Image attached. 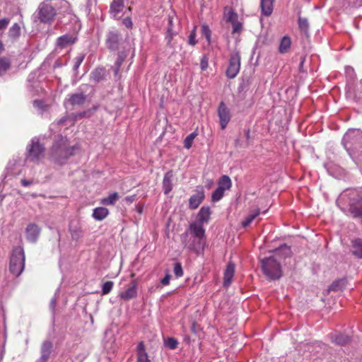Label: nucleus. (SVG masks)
Wrapping results in <instances>:
<instances>
[{
	"instance_id": "f257e3e1",
	"label": "nucleus",
	"mask_w": 362,
	"mask_h": 362,
	"mask_svg": "<svg viewBox=\"0 0 362 362\" xmlns=\"http://www.w3.org/2000/svg\"><path fill=\"white\" fill-rule=\"evenodd\" d=\"M69 4L64 0H45L40 4L37 17L41 23H51L57 13L65 12Z\"/></svg>"
},
{
	"instance_id": "f03ea898",
	"label": "nucleus",
	"mask_w": 362,
	"mask_h": 362,
	"mask_svg": "<svg viewBox=\"0 0 362 362\" xmlns=\"http://www.w3.org/2000/svg\"><path fill=\"white\" fill-rule=\"evenodd\" d=\"M283 250L286 251V254H289L290 248L284 246L276 250L273 256L265 257L261 260L263 274L270 280L279 279L282 275L281 266L278 257Z\"/></svg>"
},
{
	"instance_id": "7ed1b4c3",
	"label": "nucleus",
	"mask_w": 362,
	"mask_h": 362,
	"mask_svg": "<svg viewBox=\"0 0 362 362\" xmlns=\"http://www.w3.org/2000/svg\"><path fill=\"white\" fill-rule=\"evenodd\" d=\"M76 149V146H69L66 138L59 136L53 144L51 157L56 163L62 165L74 154Z\"/></svg>"
},
{
	"instance_id": "20e7f679",
	"label": "nucleus",
	"mask_w": 362,
	"mask_h": 362,
	"mask_svg": "<svg viewBox=\"0 0 362 362\" xmlns=\"http://www.w3.org/2000/svg\"><path fill=\"white\" fill-rule=\"evenodd\" d=\"M25 267V254L23 247L13 249L9 263V271L15 276L21 274Z\"/></svg>"
},
{
	"instance_id": "39448f33",
	"label": "nucleus",
	"mask_w": 362,
	"mask_h": 362,
	"mask_svg": "<svg viewBox=\"0 0 362 362\" xmlns=\"http://www.w3.org/2000/svg\"><path fill=\"white\" fill-rule=\"evenodd\" d=\"M342 144L347 151L357 149L362 146V132L349 129L342 139Z\"/></svg>"
},
{
	"instance_id": "423d86ee",
	"label": "nucleus",
	"mask_w": 362,
	"mask_h": 362,
	"mask_svg": "<svg viewBox=\"0 0 362 362\" xmlns=\"http://www.w3.org/2000/svg\"><path fill=\"white\" fill-rule=\"evenodd\" d=\"M45 148L36 138L31 140L30 144L27 146V159L30 161L39 160L42 156Z\"/></svg>"
},
{
	"instance_id": "0eeeda50",
	"label": "nucleus",
	"mask_w": 362,
	"mask_h": 362,
	"mask_svg": "<svg viewBox=\"0 0 362 362\" xmlns=\"http://www.w3.org/2000/svg\"><path fill=\"white\" fill-rule=\"evenodd\" d=\"M121 34L116 30H109L106 34L105 44L110 50H117L122 44Z\"/></svg>"
},
{
	"instance_id": "6e6552de",
	"label": "nucleus",
	"mask_w": 362,
	"mask_h": 362,
	"mask_svg": "<svg viewBox=\"0 0 362 362\" xmlns=\"http://www.w3.org/2000/svg\"><path fill=\"white\" fill-rule=\"evenodd\" d=\"M349 205L351 214L362 219V198L356 191H353V199H350Z\"/></svg>"
},
{
	"instance_id": "1a4fd4ad",
	"label": "nucleus",
	"mask_w": 362,
	"mask_h": 362,
	"mask_svg": "<svg viewBox=\"0 0 362 362\" xmlns=\"http://www.w3.org/2000/svg\"><path fill=\"white\" fill-rule=\"evenodd\" d=\"M182 242L189 250L197 253L202 251L205 245V241L202 240L199 243L192 235H189V232L186 231L182 234Z\"/></svg>"
},
{
	"instance_id": "9d476101",
	"label": "nucleus",
	"mask_w": 362,
	"mask_h": 362,
	"mask_svg": "<svg viewBox=\"0 0 362 362\" xmlns=\"http://www.w3.org/2000/svg\"><path fill=\"white\" fill-rule=\"evenodd\" d=\"M240 57L238 52L231 54L229 66L226 70V76L230 78H235L240 71Z\"/></svg>"
},
{
	"instance_id": "9b49d317",
	"label": "nucleus",
	"mask_w": 362,
	"mask_h": 362,
	"mask_svg": "<svg viewBox=\"0 0 362 362\" xmlns=\"http://www.w3.org/2000/svg\"><path fill=\"white\" fill-rule=\"evenodd\" d=\"M187 231L189 232V235L194 237L199 243L202 240L205 241V230L204 229L202 224L199 223H192L189 225Z\"/></svg>"
},
{
	"instance_id": "f8f14e48",
	"label": "nucleus",
	"mask_w": 362,
	"mask_h": 362,
	"mask_svg": "<svg viewBox=\"0 0 362 362\" xmlns=\"http://www.w3.org/2000/svg\"><path fill=\"white\" fill-rule=\"evenodd\" d=\"M218 115L220 119L221 129H224L230 121V115L228 107L223 102H221L218 106Z\"/></svg>"
},
{
	"instance_id": "ddd939ff",
	"label": "nucleus",
	"mask_w": 362,
	"mask_h": 362,
	"mask_svg": "<svg viewBox=\"0 0 362 362\" xmlns=\"http://www.w3.org/2000/svg\"><path fill=\"white\" fill-rule=\"evenodd\" d=\"M86 100V96L83 93H76L71 95L65 102V106H81L84 104Z\"/></svg>"
},
{
	"instance_id": "4468645a",
	"label": "nucleus",
	"mask_w": 362,
	"mask_h": 362,
	"mask_svg": "<svg viewBox=\"0 0 362 362\" xmlns=\"http://www.w3.org/2000/svg\"><path fill=\"white\" fill-rule=\"evenodd\" d=\"M204 199V192L202 187L197 189V193L191 196L189 200V206L192 209H197Z\"/></svg>"
},
{
	"instance_id": "2eb2a0df",
	"label": "nucleus",
	"mask_w": 362,
	"mask_h": 362,
	"mask_svg": "<svg viewBox=\"0 0 362 362\" xmlns=\"http://www.w3.org/2000/svg\"><path fill=\"white\" fill-rule=\"evenodd\" d=\"M25 233L28 240L35 243L39 237L40 228L36 224L30 223L27 226Z\"/></svg>"
},
{
	"instance_id": "dca6fc26",
	"label": "nucleus",
	"mask_w": 362,
	"mask_h": 362,
	"mask_svg": "<svg viewBox=\"0 0 362 362\" xmlns=\"http://www.w3.org/2000/svg\"><path fill=\"white\" fill-rule=\"evenodd\" d=\"M137 283L136 280H133L131 282L129 287L124 292L119 294L120 298L124 300H129L132 298H134L136 296L137 290H136Z\"/></svg>"
},
{
	"instance_id": "f3484780",
	"label": "nucleus",
	"mask_w": 362,
	"mask_h": 362,
	"mask_svg": "<svg viewBox=\"0 0 362 362\" xmlns=\"http://www.w3.org/2000/svg\"><path fill=\"white\" fill-rule=\"evenodd\" d=\"M76 37L74 35H64L57 38V45L58 47L62 49L73 45L76 42Z\"/></svg>"
},
{
	"instance_id": "a211bd4d",
	"label": "nucleus",
	"mask_w": 362,
	"mask_h": 362,
	"mask_svg": "<svg viewBox=\"0 0 362 362\" xmlns=\"http://www.w3.org/2000/svg\"><path fill=\"white\" fill-rule=\"evenodd\" d=\"M177 35V31L174 29V25L173 24V18L171 17L168 18V25L167 29V33L165 35V39L167 40V45L170 47H174V42H173L174 36Z\"/></svg>"
},
{
	"instance_id": "6ab92c4d",
	"label": "nucleus",
	"mask_w": 362,
	"mask_h": 362,
	"mask_svg": "<svg viewBox=\"0 0 362 362\" xmlns=\"http://www.w3.org/2000/svg\"><path fill=\"white\" fill-rule=\"evenodd\" d=\"M235 272V264L233 262H229L224 272L223 285L228 287L232 281Z\"/></svg>"
},
{
	"instance_id": "aec40b11",
	"label": "nucleus",
	"mask_w": 362,
	"mask_h": 362,
	"mask_svg": "<svg viewBox=\"0 0 362 362\" xmlns=\"http://www.w3.org/2000/svg\"><path fill=\"white\" fill-rule=\"evenodd\" d=\"M52 349V343L49 341H45L42 343L41 346V356L39 360L42 362H47Z\"/></svg>"
},
{
	"instance_id": "412c9836",
	"label": "nucleus",
	"mask_w": 362,
	"mask_h": 362,
	"mask_svg": "<svg viewBox=\"0 0 362 362\" xmlns=\"http://www.w3.org/2000/svg\"><path fill=\"white\" fill-rule=\"evenodd\" d=\"M331 340L337 345L344 346L351 341V337L344 334L337 333L332 334Z\"/></svg>"
},
{
	"instance_id": "4be33fe9",
	"label": "nucleus",
	"mask_w": 362,
	"mask_h": 362,
	"mask_svg": "<svg viewBox=\"0 0 362 362\" xmlns=\"http://www.w3.org/2000/svg\"><path fill=\"white\" fill-rule=\"evenodd\" d=\"M211 216V210L208 206H202L197 215L199 223L201 224L209 222Z\"/></svg>"
},
{
	"instance_id": "5701e85b",
	"label": "nucleus",
	"mask_w": 362,
	"mask_h": 362,
	"mask_svg": "<svg viewBox=\"0 0 362 362\" xmlns=\"http://www.w3.org/2000/svg\"><path fill=\"white\" fill-rule=\"evenodd\" d=\"M137 362H151L143 341H140L137 346Z\"/></svg>"
},
{
	"instance_id": "b1692460",
	"label": "nucleus",
	"mask_w": 362,
	"mask_h": 362,
	"mask_svg": "<svg viewBox=\"0 0 362 362\" xmlns=\"http://www.w3.org/2000/svg\"><path fill=\"white\" fill-rule=\"evenodd\" d=\"M173 177V174L172 171H168L165 173L163 180V190L164 193L165 194H168L173 189V183H172V179Z\"/></svg>"
},
{
	"instance_id": "393cba45",
	"label": "nucleus",
	"mask_w": 362,
	"mask_h": 362,
	"mask_svg": "<svg viewBox=\"0 0 362 362\" xmlns=\"http://www.w3.org/2000/svg\"><path fill=\"white\" fill-rule=\"evenodd\" d=\"M106 77V71L104 68H97L90 74V78L93 81L98 83L104 80Z\"/></svg>"
},
{
	"instance_id": "a878e982",
	"label": "nucleus",
	"mask_w": 362,
	"mask_h": 362,
	"mask_svg": "<svg viewBox=\"0 0 362 362\" xmlns=\"http://www.w3.org/2000/svg\"><path fill=\"white\" fill-rule=\"evenodd\" d=\"M274 0H261V9L262 13L269 16L273 11V4Z\"/></svg>"
},
{
	"instance_id": "bb28decb",
	"label": "nucleus",
	"mask_w": 362,
	"mask_h": 362,
	"mask_svg": "<svg viewBox=\"0 0 362 362\" xmlns=\"http://www.w3.org/2000/svg\"><path fill=\"white\" fill-rule=\"evenodd\" d=\"M109 214L107 209L105 207H98L93 210V217L98 221L103 220Z\"/></svg>"
},
{
	"instance_id": "cd10ccee",
	"label": "nucleus",
	"mask_w": 362,
	"mask_h": 362,
	"mask_svg": "<svg viewBox=\"0 0 362 362\" xmlns=\"http://www.w3.org/2000/svg\"><path fill=\"white\" fill-rule=\"evenodd\" d=\"M353 255L358 258H362V240L357 239L352 242V250Z\"/></svg>"
},
{
	"instance_id": "c85d7f7f",
	"label": "nucleus",
	"mask_w": 362,
	"mask_h": 362,
	"mask_svg": "<svg viewBox=\"0 0 362 362\" xmlns=\"http://www.w3.org/2000/svg\"><path fill=\"white\" fill-rule=\"evenodd\" d=\"M8 37L12 40H16L21 35V27L18 23H14L8 30Z\"/></svg>"
},
{
	"instance_id": "c756f323",
	"label": "nucleus",
	"mask_w": 362,
	"mask_h": 362,
	"mask_svg": "<svg viewBox=\"0 0 362 362\" xmlns=\"http://www.w3.org/2000/svg\"><path fill=\"white\" fill-rule=\"evenodd\" d=\"M218 187L223 191L229 189L232 183L230 177L227 175H223L218 181Z\"/></svg>"
},
{
	"instance_id": "7c9ffc66",
	"label": "nucleus",
	"mask_w": 362,
	"mask_h": 362,
	"mask_svg": "<svg viewBox=\"0 0 362 362\" xmlns=\"http://www.w3.org/2000/svg\"><path fill=\"white\" fill-rule=\"evenodd\" d=\"M291 39L287 36H284L280 42L279 51L280 53H286L291 47Z\"/></svg>"
},
{
	"instance_id": "2f4dec72",
	"label": "nucleus",
	"mask_w": 362,
	"mask_h": 362,
	"mask_svg": "<svg viewBox=\"0 0 362 362\" xmlns=\"http://www.w3.org/2000/svg\"><path fill=\"white\" fill-rule=\"evenodd\" d=\"M346 285V279H341L334 281L329 286V290L333 291H339L345 288Z\"/></svg>"
},
{
	"instance_id": "473e14b6",
	"label": "nucleus",
	"mask_w": 362,
	"mask_h": 362,
	"mask_svg": "<svg viewBox=\"0 0 362 362\" xmlns=\"http://www.w3.org/2000/svg\"><path fill=\"white\" fill-rule=\"evenodd\" d=\"M122 8L123 0H113L110 6L111 12L115 16L122 11Z\"/></svg>"
},
{
	"instance_id": "72a5a7b5",
	"label": "nucleus",
	"mask_w": 362,
	"mask_h": 362,
	"mask_svg": "<svg viewBox=\"0 0 362 362\" xmlns=\"http://www.w3.org/2000/svg\"><path fill=\"white\" fill-rule=\"evenodd\" d=\"M119 199V194L117 192L110 194L107 197L102 199V204L104 205H113Z\"/></svg>"
},
{
	"instance_id": "f704fd0d",
	"label": "nucleus",
	"mask_w": 362,
	"mask_h": 362,
	"mask_svg": "<svg viewBox=\"0 0 362 362\" xmlns=\"http://www.w3.org/2000/svg\"><path fill=\"white\" fill-rule=\"evenodd\" d=\"M259 214V210L257 209L255 211L252 212L242 222V226L244 228L247 227L252 221Z\"/></svg>"
},
{
	"instance_id": "c9c22d12",
	"label": "nucleus",
	"mask_w": 362,
	"mask_h": 362,
	"mask_svg": "<svg viewBox=\"0 0 362 362\" xmlns=\"http://www.w3.org/2000/svg\"><path fill=\"white\" fill-rule=\"evenodd\" d=\"M298 26L301 32L304 33L307 35L309 30V23L308 20L305 18L300 17L298 18Z\"/></svg>"
},
{
	"instance_id": "e433bc0d",
	"label": "nucleus",
	"mask_w": 362,
	"mask_h": 362,
	"mask_svg": "<svg viewBox=\"0 0 362 362\" xmlns=\"http://www.w3.org/2000/svg\"><path fill=\"white\" fill-rule=\"evenodd\" d=\"M11 63L8 58L0 59V75L4 74L10 67Z\"/></svg>"
},
{
	"instance_id": "4c0bfd02",
	"label": "nucleus",
	"mask_w": 362,
	"mask_h": 362,
	"mask_svg": "<svg viewBox=\"0 0 362 362\" xmlns=\"http://www.w3.org/2000/svg\"><path fill=\"white\" fill-rule=\"evenodd\" d=\"M197 134L194 132L189 134L184 141V146L185 148L189 149L192 147V143L194 140V139L197 137Z\"/></svg>"
},
{
	"instance_id": "58836bf2",
	"label": "nucleus",
	"mask_w": 362,
	"mask_h": 362,
	"mask_svg": "<svg viewBox=\"0 0 362 362\" xmlns=\"http://www.w3.org/2000/svg\"><path fill=\"white\" fill-rule=\"evenodd\" d=\"M225 10V18L226 21L233 23L238 19V15L231 9H229L228 11Z\"/></svg>"
},
{
	"instance_id": "ea45409f",
	"label": "nucleus",
	"mask_w": 362,
	"mask_h": 362,
	"mask_svg": "<svg viewBox=\"0 0 362 362\" xmlns=\"http://www.w3.org/2000/svg\"><path fill=\"white\" fill-rule=\"evenodd\" d=\"M33 107L37 109L40 113H42L47 109V105L41 100H35L33 101Z\"/></svg>"
},
{
	"instance_id": "a19ab883",
	"label": "nucleus",
	"mask_w": 362,
	"mask_h": 362,
	"mask_svg": "<svg viewBox=\"0 0 362 362\" xmlns=\"http://www.w3.org/2000/svg\"><path fill=\"white\" fill-rule=\"evenodd\" d=\"M223 190L217 187V189L212 193L211 200L214 202H218L223 197L224 194Z\"/></svg>"
},
{
	"instance_id": "79ce46f5",
	"label": "nucleus",
	"mask_w": 362,
	"mask_h": 362,
	"mask_svg": "<svg viewBox=\"0 0 362 362\" xmlns=\"http://www.w3.org/2000/svg\"><path fill=\"white\" fill-rule=\"evenodd\" d=\"M70 233L74 240H78L81 235V231L78 227H70Z\"/></svg>"
},
{
	"instance_id": "37998d69",
	"label": "nucleus",
	"mask_w": 362,
	"mask_h": 362,
	"mask_svg": "<svg viewBox=\"0 0 362 362\" xmlns=\"http://www.w3.org/2000/svg\"><path fill=\"white\" fill-rule=\"evenodd\" d=\"M113 287V282L111 281H106L103 284L102 288V293L103 295L109 293Z\"/></svg>"
},
{
	"instance_id": "c03bdc74",
	"label": "nucleus",
	"mask_w": 362,
	"mask_h": 362,
	"mask_svg": "<svg viewBox=\"0 0 362 362\" xmlns=\"http://www.w3.org/2000/svg\"><path fill=\"white\" fill-rule=\"evenodd\" d=\"M177 341L174 338H168L165 341V344L166 346L170 348V349H175L177 346Z\"/></svg>"
},
{
	"instance_id": "a18cd8bd",
	"label": "nucleus",
	"mask_w": 362,
	"mask_h": 362,
	"mask_svg": "<svg viewBox=\"0 0 362 362\" xmlns=\"http://www.w3.org/2000/svg\"><path fill=\"white\" fill-rule=\"evenodd\" d=\"M173 272L177 277H180L183 275L182 267L180 263L177 262L175 264Z\"/></svg>"
},
{
	"instance_id": "49530a36",
	"label": "nucleus",
	"mask_w": 362,
	"mask_h": 362,
	"mask_svg": "<svg viewBox=\"0 0 362 362\" xmlns=\"http://www.w3.org/2000/svg\"><path fill=\"white\" fill-rule=\"evenodd\" d=\"M231 24L233 25V33H239L241 31V30L243 28V25H242V23L238 21V19L236 21H235L234 22L231 23Z\"/></svg>"
},
{
	"instance_id": "de8ad7c7",
	"label": "nucleus",
	"mask_w": 362,
	"mask_h": 362,
	"mask_svg": "<svg viewBox=\"0 0 362 362\" xmlns=\"http://www.w3.org/2000/svg\"><path fill=\"white\" fill-rule=\"evenodd\" d=\"M92 112L91 111L89 110L88 111H83V112H78V113H76L75 115H74V118L76 119H81V118H83V117H89L90 115H91Z\"/></svg>"
},
{
	"instance_id": "09e8293b",
	"label": "nucleus",
	"mask_w": 362,
	"mask_h": 362,
	"mask_svg": "<svg viewBox=\"0 0 362 362\" xmlns=\"http://www.w3.org/2000/svg\"><path fill=\"white\" fill-rule=\"evenodd\" d=\"M209 64V59L206 55H204L200 62V67L202 71L207 69Z\"/></svg>"
},
{
	"instance_id": "8fccbe9b",
	"label": "nucleus",
	"mask_w": 362,
	"mask_h": 362,
	"mask_svg": "<svg viewBox=\"0 0 362 362\" xmlns=\"http://www.w3.org/2000/svg\"><path fill=\"white\" fill-rule=\"evenodd\" d=\"M202 34L206 37L208 41H209L211 31L209 27L206 25L202 26Z\"/></svg>"
},
{
	"instance_id": "3c124183",
	"label": "nucleus",
	"mask_w": 362,
	"mask_h": 362,
	"mask_svg": "<svg viewBox=\"0 0 362 362\" xmlns=\"http://www.w3.org/2000/svg\"><path fill=\"white\" fill-rule=\"evenodd\" d=\"M83 59H84L83 55L77 56L75 58V64L74 65V69H77L79 67V66L81 65V64L82 63V62L83 61Z\"/></svg>"
},
{
	"instance_id": "603ef678",
	"label": "nucleus",
	"mask_w": 362,
	"mask_h": 362,
	"mask_svg": "<svg viewBox=\"0 0 362 362\" xmlns=\"http://www.w3.org/2000/svg\"><path fill=\"white\" fill-rule=\"evenodd\" d=\"M196 33L195 30H193L189 36V44L191 45H195L197 44V40H195Z\"/></svg>"
},
{
	"instance_id": "864d4df0",
	"label": "nucleus",
	"mask_w": 362,
	"mask_h": 362,
	"mask_svg": "<svg viewBox=\"0 0 362 362\" xmlns=\"http://www.w3.org/2000/svg\"><path fill=\"white\" fill-rule=\"evenodd\" d=\"M8 18H3L0 20V30L5 29L9 23Z\"/></svg>"
},
{
	"instance_id": "5fc2aeb1",
	"label": "nucleus",
	"mask_w": 362,
	"mask_h": 362,
	"mask_svg": "<svg viewBox=\"0 0 362 362\" xmlns=\"http://www.w3.org/2000/svg\"><path fill=\"white\" fill-rule=\"evenodd\" d=\"M124 56L121 55V54H119L118 55V57H117V61L115 62V66H121V64H122V62H124Z\"/></svg>"
},
{
	"instance_id": "6e6d98bb",
	"label": "nucleus",
	"mask_w": 362,
	"mask_h": 362,
	"mask_svg": "<svg viewBox=\"0 0 362 362\" xmlns=\"http://www.w3.org/2000/svg\"><path fill=\"white\" fill-rule=\"evenodd\" d=\"M57 305V297L56 296H54L51 300H50V303H49V308L50 309L54 312V308H55V306Z\"/></svg>"
},
{
	"instance_id": "4d7b16f0",
	"label": "nucleus",
	"mask_w": 362,
	"mask_h": 362,
	"mask_svg": "<svg viewBox=\"0 0 362 362\" xmlns=\"http://www.w3.org/2000/svg\"><path fill=\"white\" fill-rule=\"evenodd\" d=\"M21 185L24 187H28L33 183V180H28L26 179H22L21 180Z\"/></svg>"
},
{
	"instance_id": "13d9d810",
	"label": "nucleus",
	"mask_w": 362,
	"mask_h": 362,
	"mask_svg": "<svg viewBox=\"0 0 362 362\" xmlns=\"http://www.w3.org/2000/svg\"><path fill=\"white\" fill-rule=\"evenodd\" d=\"M170 275L166 274L165 276L161 280V284L163 285H168L170 282Z\"/></svg>"
},
{
	"instance_id": "bf43d9fd",
	"label": "nucleus",
	"mask_w": 362,
	"mask_h": 362,
	"mask_svg": "<svg viewBox=\"0 0 362 362\" xmlns=\"http://www.w3.org/2000/svg\"><path fill=\"white\" fill-rule=\"evenodd\" d=\"M136 199V195L127 196L124 198V200L128 203H132Z\"/></svg>"
},
{
	"instance_id": "052dcab7",
	"label": "nucleus",
	"mask_w": 362,
	"mask_h": 362,
	"mask_svg": "<svg viewBox=\"0 0 362 362\" xmlns=\"http://www.w3.org/2000/svg\"><path fill=\"white\" fill-rule=\"evenodd\" d=\"M123 23L126 25V27H127V28H130L132 26V24L131 19L129 18H124V21H123Z\"/></svg>"
},
{
	"instance_id": "680f3d73",
	"label": "nucleus",
	"mask_w": 362,
	"mask_h": 362,
	"mask_svg": "<svg viewBox=\"0 0 362 362\" xmlns=\"http://www.w3.org/2000/svg\"><path fill=\"white\" fill-rule=\"evenodd\" d=\"M192 331L194 333H196L198 330V326L196 325L195 322H193L192 325Z\"/></svg>"
},
{
	"instance_id": "e2e57ef3",
	"label": "nucleus",
	"mask_w": 362,
	"mask_h": 362,
	"mask_svg": "<svg viewBox=\"0 0 362 362\" xmlns=\"http://www.w3.org/2000/svg\"><path fill=\"white\" fill-rule=\"evenodd\" d=\"M119 66H112V69H113V71H114V73H115V76H117L119 74Z\"/></svg>"
},
{
	"instance_id": "0e129e2a",
	"label": "nucleus",
	"mask_w": 362,
	"mask_h": 362,
	"mask_svg": "<svg viewBox=\"0 0 362 362\" xmlns=\"http://www.w3.org/2000/svg\"><path fill=\"white\" fill-rule=\"evenodd\" d=\"M66 120H67V118H66V117H63V118H62L61 119H59V120L58 123H59V124H63V123H64Z\"/></svg>"
},
{
	"instance_id": "69168bd1",
	"label": "nucleus",
	"mask_w": 362,
	"mask_h": 362,
	"mask_svg": "<svg viewBox=\"0 0 362 362\" xmlns=\"http://www.w3.org/2000/svg\"><path fill=\"white\" fill-rule=\"evenodd\" d=\"M212 185H213L212 180H207V184H206L207 187L210 188Z\"/></svg>"
},
{
	"instance_id": "338daca9",
	"label": "nucleus",
	"mask_w": 362,
	"mask_h": 362,
	"mask_svg": "<svg viewBox=\"0 0 362 362\" xmlns=\"http://www.w3.org/2000/svg\"><path fill=\"white\" fill-rule=\"evenodd\" d=\"M245 136H246V137H247V139H249V137H250V130H249V129H247V130L246 131Z\"/></svg>"
}]
</instances>
